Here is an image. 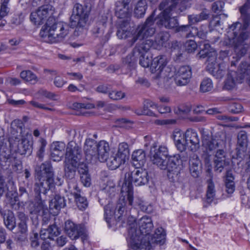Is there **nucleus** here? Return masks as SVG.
<instances>
[{"mask_svg": "<svg viewBox=\"0 0 250 250\" xmlns=\"http://www.w3.org/2000/svg\"><path fill=\"white\" fill-rule=\"evenodd\" d=\"M46 25L48 28V35L52 37L53 41L52 42L62 41L68 34V25L62 21H55L53 17H49Z\"/></svg>", "mask_w": 250, "mask_h": 250, "instance_id": "obj_10", "label": "nucleus"}, {"mask_svg": "<svg viewBox=\"0 0 250 250\" xmlns=\"http://www.w3.org/2000/svg\"><path fill=\"white\" fill-rule=\"evenodd\" d=\"M176 122L175 119L156 120L154 123L156 125H163L175 124Z\"/></svg>", "mask_w": 250, "mask_h": 250, "instance_id": "obj_57", "label": "nucleus"}, {"mask_svg": "<svg viewBox=\"0 0 250 250\" xmlns=\"http://www.w3.org/2000/svg\"><path fill=\"white\" fill-rule=\"evenodd\" d=\"M248 136L247 132L244 130L240 131L237 135V155L240 157L244 156L248 146Z\"/></svg>", "mask_w": 250, "mask_h": 250, "instance_id": "obj_24", "label": "nucleus"}, {"mask_svg": "<svg viewBox=\"0 0 250 250\" xmlns=\"http://www.w3.org/2000/svg\"><path fill=\"white\" fill-rule=\"evenodd\" d=\"M166 232L164 229L160 227L156 229L155 233L151 238L152 242L161 243L162 241L165 239Z\"/></svg>", "mask_w": 250, "mask_h": 250, "instance_id": "obj_44", "label": "nucleus"}, {"mask_svg": "<svg viewBox=\"0 0 250 250\" xmlns=\"http://www.w3.org/2000/svg\"><path fill=\"white\" fill-rule=\"evenodd\" d=\"M247 52V50L246 48H233L231 55L232 56V58L235 60V61H231V65H235V62L238 61L246 54Z\"/></svg>", "mask_w": 250, "mask_h": 250, "instance_id": "obj_39", "label": "nucleus"}, {"mask_svg": "<svg viewBox=\"0 0 250 250\" xmlns=\"http://www.w3.org/2000/svg\"><path fill=\"white\" fill-rule=\"evenodd\" d=\"M197 48H173L172 52L176 56V61L186 60L191 53H194Z\"/></svg>", "mask_w": 250, "mask_h": 250, "instance_id": "obj_28", "label": "nucleus"}, {"mask_svg": "<svg viewBox=\"0 0 250 250\" xmlns=\"http://www.w3.org/2000/svg\"><path fill=\"white\" fill-rule=\"evenodd\" d=\"M30 240L32 248H36L39 246V235L37 233H33L30 236Z\"/></svg>", "mask_w": 250, "mask_h": 250, "instance_id": "obj_58", "label": "nucleus"}, {"mask_svg": "<svg viewBox=\"0 0 250 250\" xmlns=\"http://www.w3.org/2000/svg\"><path fill=\"white\" fill-rule=\"evenodd\" d=\"M116 154L126 161L128 159L130 154L128 144L125 142L119 143Z\"/></svg>", "mask_w": 250, "mask_h": 250, "instance_id": "obj_35", "label": "nucleus"}, {"mask_svg": "<svg viewBox=\"0 0 250 250\" xmlns=\"http://www.w3.org/2000/svg\"><path fill=\"white\" fill-rule=\"evenodd\" d=\"M131 0H118L115 3V15L121 19L119 21L116 35L120 39H126L130 35L129 25L131 13L129 3Z\"/></svg>", "mask_w": 250, "mask_h": 250, "instance_id": "obj_6", "label": "nucleus"}, {"mask_svg": "<svg viewBox=\"0 0 250 250\" xmlns=\"http://www.w3.org/2000/svg\"><path fill=\"white\" fill-rule=\"evenodd\" d=\"M88 17L89 14L87 10L83 8V5L79 3H76L73 7L72 14L70 17V27L73 28H83L86 25Z\"/></svg>", "mask_w": 250, "mask_h": 250, "instance_id": "obj_11", "label": "nucleus"}, {"mask_svg": "<svg viewBox=\"0 0 250 250\" xmlns=\"http://www.w3.org/2000/svg\"><path fill=\"white\" fill-rule=\"evenodd\" d=\"M18 231L17 233H21V237H18L19 240L23 241L26 237V232L27 231V227L26 223L23 222H20L18 225Z\"/></svg>", "mask_w": 250, "mask_h": 250, "instance_id": "obj_48", "label": "nucleus"}, {"mask_svg": "<svg viewBox=\"0 0 250 250\" xmlns=\"http://www.w3.org/2000/svg\"><path fill=\"white\" fill-rule=\"evenodd\" d=\"M243 20V25L239 22H236L229 26V29L233 31L234 37L232 39V42L234 44L232 47H239L240 45H244L245 41L248 39L249 35L246 32H242L237 36L236 29H240L243 26V29H246L250 23V15L248 13L249 10L245 8L244 12L241 10V7L239 9ZM230 42L231 41L229 40Z\"/></svg>", "mask_w": 250, "mask_h": 250, "instance_id": "obj_9", "label": "nucleus"}, {"mask_svg": "<svg viewBox=\"0 0 250 250\" xmlns=\"http://www.w3.org/2000/svg\"><path fill=\"white\" fill-rule=\"evenodd\" d=\"M106 161L107 166L111 169H115L125 162V160L116 154L115 155L111 156L110 158L107 159Z\"/></svg>", "mask_w": 250, "mask_h": 250, "instance_id": "obj_33", "label": "nucleus"}, {"mask_svg": "<svg viewBox=\"0 0 250 250\" xmlns=\"http://www.w3.org/2000/svg\"><path fill=\"white\" fill-rule=\"evenodd\" d=\"M178 24V23L177 24ZM193 26H191L189 24L188 25H183L178 26V25L174 27L176 32L181 33L182 35H185L186 38H189L193 36Z\"/></svg>", "mask_w": 250, "mask_h": 250, "instance_id": "obj_38", "label": "nucleus"}, {"mask_svg": "<svg viewBox=\"0 0 250 250\" xmlns=\"http://www.w3.org/2000/svg\"><path fill=\"white\" fill-rule=\"evenodd\" d=\"M193 31L192 32L193 33V36L197 35L199 38L204 39L206 37L207 33V27L205 25H202L201 26L199 30L197 27H193Z\"/></svg>", "mask_w": 250, "mask_h": 250, "instance_id": "obj_49", "label": "nucleus"}, {"mask_svg": "<svg viewBox=\"0 0 250 250\" xmlns=\"http://www.w3.org/2000/svg\"><path fill=\"white\" fill-rule=\"evenodd\" d=\"M191 68L189 65H183L175 70L173 78L176 84L179 86L185 85L191 78Z\"/></svg>", "mask_w": 250, "mask_h": 250, "instance_id": "obj_15", "label": "nucleus"}, {"mask_svg": "<svg viewBox=\"0 0 250 250\" xmlns=\"http://www.w3.org/2000/svg\"><path fill=\"white\" fill-rule=\"evenodd\" d=\"M225 134L223 131L216 133L211 138L204 136L203 138V146L207 151H212L221 148L225 144L224 138Z\"/></svg>", "mask_w": 250, "mask_h": 250, "instance_id": "obj_13", "label": "nucleus"}, {"mask_svg": "<svg viewBox=\"0 0 250 250\" xmlns=\"http://www.w3.org/2000/svg\"><path fill=\"white\" fill-rule=\"evenodd\" d=\"M149 180L148 172L142 168L135 169L132 171L126 172L125 175V180L123 184L121 193L122 197L120 201H123L124 205L126 197L128 202V205H132L133 188L132 184L136 186H141L146 184Z\"/></svg>", "mask_w": 250, "mask_h": 250, "instance_id": "obj_3", "label": "nucleus"}, {"mask_svg": "<svg viewBox=\"0 0 250 250\" xmlns=\"http://www.w3.org/2000/svg\"><path fill=\"white\" fill-rule=\"evenodd\" d=\"M36 196L35 198V203L33 207L34 209L31 211V213L38 214L40 212L43 213L44 210L47 209V206L45 204V200L41 197L42 192L38 193L35 192Z\"/></svg>", "mask_w": 250, "mask_h": 250, "instance_id": "obj_29", "label": "nucleus"}, {"mask_svg": "<svg viewBox=\"0 0 250 250\" xmlns=\"http://www.w3.org/2000/svg\"><path fill=\"white\" fill-rule=\"evenodd\" d=\"M30 21L35 25H40L43 24L42 19L37 10L31 12L30 15Z\"/></svg>", "mask_w": 250, "mask_h": 250, "instance_id": "obj_51", "label": "nucleus"}, {"mask_svg": "<svg viewBox=\"0 0 250 250\" xmlns=\"http://www.w3.org/2000/svg\"><path fill=\"white\" fill-rule=\"evenodd\" d=\"M81 148L76 144L69 145L66 149L64 171L66 177L73 179L75 175L79 161L82 158Z\"/></svg>", "mask_w": 250, "mask_h": 250, "instance_id": "obj_8", "label": "nucleus"}, {"mask_svg": "<svg viewBox=\"0 0 250 250\" xmlns=\"http://www.w3.org/2000/svg\"><path fill=\"white\" fill-rule=\"evenodd\" d=\"M65 144L62 142L53 143L51 146V158L54 161H60L64 154Z\"/></svg>", "mask_w": 250, "mask_h": 250, "instance_id": "obj_22", "label": "nucleus"}, {"mask_svg": "<svg viewBox=\"0 0 250 250\" xmlns=\"http://www.w3.org/2000/svg\"><path fill=\"white\" fill-rule=\"evenodd\" d=\"M104 218L106 222L109 224L110 220L115 213V207L112 204L108 203L104 208Z\"/></svg>", "mask_w": 250, "mask_h": 250, "instance_id": "obj_41", "label": "nucleus"}, {"mask_svg": "<svg viewBox=\"0 0 250 250\" xmlns=\"http://www.w3.org/2000/svg\"><path fill=\"white\" fill-rule=\"evenodd\" d=\"M197 57L207 58V70L216 79H221L226 74L227 67L224 62L216 65L217 53L214 48H203L197 53Z\"/></svg>", "mask_w": 250, "mask_h": 250, "instance_id": "obj_7", "label": "nucleus"}, {"mask_svg": "<svg viewBox=\"0 0 250 250\" xmlns=\"http://www.w3.org/2000/svg\"><path fill=\"white\" fill-rule=\"evenodd\" d=\"M236 75V81L242 83L244 79L248 80L250 76V63L243 62L241 63L237 72H233Z\"/></svg>", "mask_w": 250, "mask_h": 250, "instance_id": "obj_27", "label": "nucleus"}, {"mask_svg": "<svg viewBox=\"0 0 250 250\" xmlns=\"http://www.w3.org/2000/svg\"><path fill=\"white\" fill-rule=\"evenodd\" d=\"M66 205L64 197L56 195L49 202V209L54 215H57L60 210Z\"/></svg>", "mask_w": 250, "mask_h": 250, "instance_id": "obj_25", "label": "nucleus"}, {"mask_svg": "<svg viewBox=\"0 0 250 250\" xmlns=\"http://www.w3.org/2000/svg\"><path fill=\"white\" fill-rule=\"evenodd\" d=\"M185 135L188 142V148L191 151H196L200 147V139L197 132L192 129H188Z\"/></svg>", "mask_w": 250, "mask_h": 250, "instance_id": "obj_20", "label": "nucleus"}, {"mask_svg": "<svg viewBox=\"0 0 250 250\" xmlns=\"http://www.w3.org/2000/svg\"><path fill=\"white\" fill-rule=\"evenodd\" d=\"M31 146L30 142L26 138H22L18 145V151L21 154H25L27 152L30 153L31 151Z\"/></svg>", "mask_w": 250, "mask_h": 250, "instance_id": "obj_36", "label": "nucleus"}, {"mask_svg": "<svg viewBox=\"0 0 250 250\" xmlns=\"http://www.w3.org/2000/svg\"><path fill=\"white\" fill-rule=\"evenodd\" d=\"M233 72L230 74V76H229L225 82L224 88L227 90H230L232 89L235 85L236 83H238L236 81V76L233 78L232 77L235 75Z\"/></svg>", "mask_w": 250, "mask_h": 250, "instance_id": "obj_47", "label": "nucleus"}, {"mask_svg": "<svg viewBox=\"0 0 250 250\" xmlns=\"http://www.w3.org/2000/svg\"><path fill=\"white\" fill-rule=\"evenodd\" d=\"M134 54L139 56V64L145 68L148 67L152 62V56L149 48H134Z\"/></svg>", "mask_w": 250, "mask_h": 250, "instance_id": "obj_19", "label": "nucleus"}, {"mask_svg": "<svg viewBox=\"0 0 250 250\" xmlns=\"http://www.w3.org/2000/svg\"><path fill=\"white\" fill-rule=\"evenodd\" d=\"M213 88V83L209 78H206L200 84V90L203 92L210 91Z\"/></svg>", "mask_w": 250, "mask_h": 250, "instance_id": "obj_46", "label": "nucleus"}, {"mask_svg": "<svg viewBox=\"0 0 250 250\" xmlns=\"http://www.w3.org/2000/svg\"><path fill=\"white\" fill-rule=\"evenodd\" d=\"M132 162L134 166L139 167L143 166L146 162V153L142 149L134 151L132 154Z\"/></svg>", "mask_w": 250, "mask_h": 250, "instance_id": "obj_30", "label": "nucleus"}, {"mask_svg": "<svg viewBox=\"0 0 250 250\" xmlns=\"http://www.w3.org/2000/svg\"><path fill=\"white\" fill-rule=\"evenodd\" d=\"M215 194V190L214 189V184L211 179L208 181V188L206 194L207 201L210 203L214 199Z\"/></svg>", "mask_w": 250, "mask_h": 250, "instance_id": "obj_42", "label": "nucleus"}, {"mask_svg": "<svg viewBox=\"0 0 250 250\" xmlns=\"http://www.w3.org/2000/svg\"><path fill=\"white\" fill-rule=\"evenodd\" d=\"M214 170L221 172L224 167L229 164L226 161V153L223 149H217L214 158Z\"/></svg>", "mask_w": 250, "mask_h": 250, "instance_id": "obj_23", "label": "nucleus"}, {"mask_svg": "<svg viewBox=\"0 0 250 250\" xmlns=\"http://www.w3.org/2000/svg\"><path fill=\"white\" fill-rule=\"evenodd\" d=\"M52 8L53 6L50 4H46L40 6L37 10L39 14V16H40L42 19L43 23L45 21L47 22L50 17L49 16L53 14Z\"/></svg>", "mask_w": 250, "mask_h": 250, "instance_id": "obj_32", "label": "nucleus"}, {"mask_svg": "<svg viewBox=\"0 0 250 250\" xmlns=\"http://www.w3.org/2000/svg\"><path fill=\"white\" fill-rule=\"evenodd\" d=\"M47 229L49 232L50 235H51L53 239L54 237L58 236L60 233V229L55 224L50 225Z\"/></svg>", "mask_w": 250, "mask_h": 250, "instance_id": "obj_56", "label": "nucleus"}, {"mask_svg": "<svg viewBox=\"0 0 250 250\" xmlns=\"http://www.w3.org/2000/svg\"><path fill=\"white\" fill-rule=\"evenodd\" d=\"M64 230L68 236L72 240L81 237L82 241L84 242L87 240V235L85 234L84 229L74 224L71 221L68 220L65 223Z\"/></svg>", "mask_w": 250, "mask_h": 250, "instance_id": "obj_14", "label": "nucleus"}, {"mask_svg": "<svg viewBox=\"0 0 250 250\" xmlns=\"http://www.w3.org/2000/svg\"><path fill=\"white\" fill-rule=\"evenodd\" d=\"M135 228L128 229V235L126 238L129 247L134 250H153L150 241L147 239H140L136 233Z\"/></svg>", "mask_w": 250, "mask_h": 250, "instance_id": "obj_12", "label": "nucleus"}, {"mask_svg": "<svg viewBox=\"0 0 250 250\" xmlns=\"http://www.w3.org/2000/svg\"><path fill=\"white\" fill-rule=\"evenodd\" d=\"M77 168L78 170V172L81 175L85 174H88V168L86 165L84 164H80V161H79L78 166Z\"/></svg>", "mask_w": 250, "mask_h": 250, "instance_id": "obj_61", "label": "nucleus"}, {"mask_svg": "<svg viewBox=\"0 0 250 250\" xmlns=\"http://www.w3.org/2000/svg\"><path fill=\"white\" fill-rule=\"evenodd\" d=\"M147 5L146 0H138L134 8V13L137 18H141L144 16Z\"/></svg>", "mask_w": 250, "mask_h": 250, "instance_id": "obj_34", "label": "nucleus"}, {"mask_svg": "<svg viewBox=\"0 0 250 250\" xmlns=\"http://www.w3.org/2000/svg\"><path fill=\"white\" fill-rule=\"evenodd\" d=\"M155 10L146 19L145 22L138 26L137 28V34L132 36L130 41L131 45L136 43L139 44V47H166L169 35L167 32H161L158 33L154 41L152 39H148L155 32L154 27V17Z\"/></svg>", "mask_w": 250, "mask_h": 250, "instance_id": "obj_1", "label": "nucleus"}, {"mask_svg": "<svg viewBox=\"0 0 250 250\" xmlns=\"http://www.w3.org/2000/svg\"><path fill=\"white\" fill-rule=\"evenodd\" d=\"M81 180L84 186L89 187L90 185L91 179L88 174L81 175Z\"/></svg>", "mask_w": 250, "mask_h": 250, "instance_id": "obj_64", "label": "nucleus"}, {"mask_svg": "<svg viewBox=\"0 0 250 250\" xmlns=\"http://www.w3.org/2000/svg\"><path fill=\"white\" fill-rule=\"evenodd\" d=\"M135 56H137V54H134L132 52L131 55H128L123 59L124 66L126 67L129 70L134 69L136 67V60Z\"/></svg>", "mask_w": 250, "mask_h": 250, "instance_id": "obj_37", "label": "nucleus"}, {"mask_svg": "<svg viewBox=\"0 0 250 250\" xmlns=\"http://www.w3.org/2000/svg\"><path fill=\"white\" fill-rule=\"evenodd\" d=\"M85 160L87 163L98 160L101 162H106L110 150L109 143L101 140L97 142L92 139H86L83 147Z\"/></svg>", "mask_w": 250, "mask_h": 250, "instance_id": "obj_5", "label": "nucleus"}, {"mask_svg": "<svg viewBox=\"0 0 250 250\" xmlns=\"http://www.w3.org/2000/svg\"><path fill=\"white\" fill-rule=\"evenodd\" d=\"M37 180L34 184V191L42 192L45 195L47 191L52 190L55 186L62 185L63 181L61 177L54 179V172L50 162L45 161L35 168Z\"/></svg>", "mask_w": 250, "mask_h": 250, "instance_id": "obj_2", "label": "nucleus"}, {"mask_svg": "<svg viewBox=\"0 0 250 250\" xmlns=\"http://www.w3.org/2000/svg\"><path fill=\"white\" fill-rule=\"evenodd\" d=\"M9 0H3V1L0 4V20L6 16L9 12V8L8 3Z\"/></svg>", "mask_w": 250, "mask_h": 250, "instance_id": "obj_52", "label": "nucleus"}, {"mask_svg": "<svg viewBox=\"0 0 250 250\" xmlns=\"http://www.w3.org/2000/svg\"><path fill=\"white\" fill-rule=\"evenodd\" d=\"M191 107L190 104H182L178 107V111L180 114H188L191 111Z\"/></svg>", "mask_w": 250, "mask_h": 250, "instance_id": "obj_60", "label": "nucleus"}, {"mask_svg": "<svg viewBox=\"0 0 250 250\" xmlns=\"http://www.w3.org/2000/svg\"><path fill=\"white\" fill-rule=\"evenodd\" d=\"M4 223L6 227L10 230H12L16 227V219L12 214H8L4 217Z\"/></svg>", "mask_w": 250, "mask_h": 250, "instance_id": "obj_45", "label": "nucleus"}, {"mask_svg": "<svg viewBox=\"0 0 250 250\" xmlns=\"http://www.w3.org/2000/svg\"><path fill=\"white\" fill-rule=\"evenodd\" d=\"M138 223L139 230L136 229L137 234L140 236V239H149L151 237L150 233L153 228L151 218L146 215L144 216L139 220Z\"/></svg>", "mask_w": 250, "mask_h": 250, "instance_id": "obj_16", "label": "nucleus"}, {"mask_svg": "<svg viewBox=\"0 0 250 250\" xmlns=\"http://www.w3.org/2000/svg\"><path fill=\"white\" fill-rule=\"evenodd\" d=\"M108 97L113 101L120 100L125 97V93L121 91L113 90L111 91L110 90Z\"/></svg>", "mask_w": 250, "mask_h": 250, "instance_id": "obj_50", "label": "nucleus"}, {"mask_svg": "<svg viewBox=\"0 0 250 250\" xmlns=\"http://www.w3.org/2000/svg\"><path fill=\"white\" fill-rule=\"evenodd\" d=\"M199 161L197 160L189 161V170L191 175L198 177L200 173L201 167L199 165Z\"/></svg>", "mask_w": 250, "mask_h": 250, "instance_id": "obj_43", "label": "nucleus"}, {"mask_svg": "<svg viewBox=\"0 0 250 250\" xmlns=\"http://www.w3.org/2000/svg\"><path fill=\"white\" fill-rule=\"evenodd\" d=\"M188 142L186 135L185 134L184 137L182 138V139H180L175 144L177 149L181 152L185 151L187 148H188Z\"/></svg>", "mask_w": 250, "mask_h": 250, "instance_id": "obj_54", "label": "nucleus"}, {"mask_svg": "<svg viewBox=\"0 0 250 250\" xmlns=\"http://www.w3.org/2000/svg\"><path fill=\"white\" fill-rule=\"evenodd\" d=\"M69 189L73 194L78 207L81 210L85 209L88 206V202L85 197L80 194V189L77 183L72 181L69 184Z\"/></svg>", "mask_w": 250, "mask_h": 250, "instance_id": "obj_18", "label": "nucleus"}, {"mask_svg": "<svg viewBox=\"0 0 250 250\" xmlns=\"http://www.w3.org/2000/svg\"><path fill=\"white\" fill-rule=\"evenodd\" d=\"M110 90V87L107 84H100L98 85L96 88V91L97 92L103 94H108Z\"/></svg>", "mask_w": 250, "mask_h": 250, "instance_id": "obj_59", "label": "nucleus"}, {"mask_svg": "<svg viewBox=\"0 0 250 250\" xmlns=\"http://www.w3.org/2000/svg\"><path fill=\"white\" fill-rule=\"evenodd\" d=\"M162 12L158 15L156 24L159 27L164 26L167 29H173L178 24V20L175 16L171 17L174 13H180L187 9V5H179L178 7L172 0H163L159 5Z\"/></svg>", "mask_w": 250, "mask_h": 250, "instance_id": "obj_4", "label": "nucleus"}, {"mask_svg": "<svg viewBox=\"0 0 250 250\" xmlns=\"http://www.w3.org/2000/svg\"><path fill=\"white\" fill-rule=\"evenodd\" d=\"M40 237L44 241L46 239L53 240L47 229H42L40 232Z\"/></svg>", "mask_w": 250, "mask_h": 250, "instance_id": "obj_63", "label": "nucleus"}, {"mask_svg": "<svg viewBox=\"0 0 250 250\" xmlns=\"http://www.w3.org/2000/svg\"><path fill=\"white\" fill-rule=\"evenodd\" d=\"M156 108L161 114H165L171 112L170 107L166 105H158L157 104Z\"/></svg>", "mask_w": 250, "mask_h": 250, "instance_id": "obj_62", "label": "nucleus"}, {"mask_svg": "<svg viewBox=\"0 0 250 250\" xmlns=\"http://www.w3.org/2000/svg\"><path fill=\"white\" fill-rule=\"evenodd\" d=\"M181 164L182 160L180 155H175L170 156L168 158V161H167L166 169H167L169 172H172L178 169V167Z\"/></svg>", "mask_w": 250, "mask_h": 250, "instance_id": "obj_31", "label": "nucleus"}, {"mask_svg": "<svg viewBox=\"0 0 250 250\" xmlns=\"http://www.w3.org/2000/svg\"><path fill=\"white\" fill-rule=\"evenodd\" d=\"M46 145V142L43 139H42L41 140V146H40V148L37 151V156L40 159L41 161L42 160L44 153L45 151V147Z\"/></svg>", "mask_w": 250, "mask_h": 250, "instance_id": "obj_55", "label": "nucleus"}, {"mask_svg": "<svg viewBox=\"0 0 250 250\" xmlns=\"http://www.w3.org/2000/svg\"><path fill=\"white\" fill-rule=\"evenodd\" d=\"M21 78L27 82L35 83L37 81V77L30 70H24L20 73Z\"/></svg>", "mask_w": 250, "mask_h": 250, "instance_id": "obj_40", "label": "nucleus"}, {"mask_svg": "<svg viewBox=\"0 0 250 250\" xmlns=\"http://www.w3.org/2000/svg\"><path fill=\"white\" fill-rule=\"evenodd\" d=\"M243 107L239 103H233L228 106L229 111L233 114H238L242 110Z\"/></svg>", "mask_w": 250, "mask_h": 250, "instance_id": "obj_53", "label": "nucleus"}, {"mask_svg": "<svg viewBox=\"0 0 250 250\" xmlns=\"http://www.w3.org/2000/svg\"><path fill=\"white\" fill-rule=\"evenodd\" d=\"M123 198L122 194H121V196L120 198L119 203L117 206V211L118 213L122 215L125 210L126 211L127 210H130L132 207L134 208L138 207L140 209H141V207L142 205L145 202L143 200H142L141 198H137L135 199V202L133 204V200L132 201V205L131 206H129L128 205V202L127 200V198L126 197L125 200V202L126 203V205H124V203H123V201H120V200Z\"/></svg>", "mask_w": 250, "mask_h": 250, "instance_id": "obj_26", "label": "nucleus"}, {"mask_svg": "<svg viewBox=\"0 0 250 250\" xmlns=\"http://www.w3.org/2000/svg\"><path fill=\"white\" fill-rule=\"evenodd\" d=\"M168 61V58L165 55H161L155 57L151 63V71L153 72L157 73V76L160 77Z\"/></svg>", "mask_w": 250, "mask_h": 250, "instance_id": "obj_21", "label": "nucleus"}, {"mask_svg": "<svg viewBox=\"0 0 250 250\" xmlns=\"http://www.w3.org/2000/svg\"><path fill=\"white\" fill-rule=\"evenodd\" d=\"M153 151V152L152 150H151V160L153 163L162 169H166V158L168 155L167 147L161 146L158 149H155Z\"/></svg>", "mask_w": 250, "mask_h": 250, "instance_id": "obj_17", "label": "nucleus"}]
</instances>
